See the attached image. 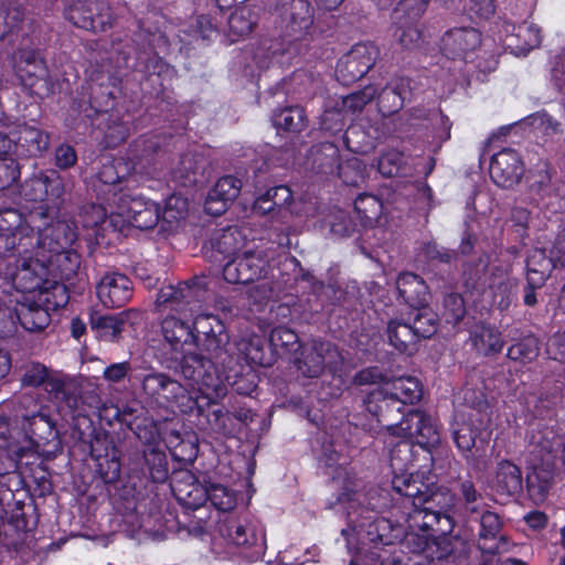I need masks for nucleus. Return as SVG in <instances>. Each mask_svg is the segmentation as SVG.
<instances>
[{"instance_id":"obj_29","label":"nucleus","mask_w":565,"mask_h":565,"mask_svg":"<svg viewBox=\"0 0 565 565\" xmlns=\"http://www.w3.org/2000/svg\"><path fill=\"white\" fill-rule=\"evenodd\" d=\"M152 39L149 42V50H145L138 54V62L143 65L141 71H174V68L166 62L164 57L160 55V52L154 50L153 42L162 43V52L168 47V40L163 34L151 36ZM132 71H139L137 67Z\"/></svg>"},{"instance_id":"obj_38","label":"nucleus","mask_w":565,"mask_h":565,"mask_svg":"<svg viewBox=\"0 0 565 565\" xmlns=\"http://www.w3.org/2000/svg\"><path fill=\"white\" fill-rule=\"evenodd\" d=\"M275 126L288 131H300L306 126L305 111L300 107L280 110L274 117Z\"/></svg>"},{"instance_id":"obj_47","label":"nucleus","mask_w":565,"mask_h":565,"mask_svg":"<svg viewBox=\"0 0 565 565\" xmlns=\"http://www.w3.org/2000/svg\"><path fill=\"white\" fill-rule=\"evenodd\" d=\"M23 427L26 429L30 439H36V443L40 444L43 439H46V437L40 434V430L51 435L54 425L46 415L35 414L25 418Z\"/></svg>"},{"instance_id":"obj_12","label":"nucleus","mask_w":565,"mask_h":565,"mask_svg":"<svg viewBox=\"0 0 565 565\" xmlns=\"http://www.w3.org/2000/svg\"><path fill=\"white\" fill-rule=\"evenodd\" d=\"M172 490L178 500L193 508L201 505L206 499L221 511H228L236 503L235 494L222 484H211L207 489L194 484L186 491L181 484L175 483Z\"/></svg>"},{"instance_id":"obj_16","label":"nucleus","mask_w":565,"mask_h":565,"mask_svg":"<svg viewBox=\"0 0 565 565\" xmlns=\"http://www.w3.org/2000/svg\"><path fill=\"white\" fill-rule=\"evenodd\" d=\"M354 530L359 537L373 544L390 545L401 541L404 536V527L394 524L385 518H379L369 523L355 521Z\"/></svg>"},{"instance_id":"obj_32","label":"nucleus","mask_w":565,"mask_h":565,"mask_svg":"<svg viewBox=\"0 0 565 565\" xmlns=\"http://www.w3.org/2000/svg\"><path fill=\"white\" fill-rule=\"evenodd\" d=\"M14 71L32 67L35 71H47L43 52L36 47H19L12 56Z\"/></svg>"},{"instance_id":"obj_22","label":"nucleus","mask_w":565,"mask_h":565,"mask_svg":"<svg viewBox=\"0 0 565 565\" xmlns=\"http://www.w3.org/2000/svg\"><path fill=\"white\" fill-rule=\"evenodd\" d=\"M469 340L476 352L483 356L497 355L504 347L502 332L486 323H476L470 330Z\"/></svg>"},{"instance_id":"obj_43","label":"nucleus","mask_w":565,"mask_h":565,"mask_svg":"<svg viewBox=\"0 0 565 565\" xmlns=\"http://www.w3.org/2000/svg\"><path fill=\"white\" fill-rule=\"evenodd\" d=\"M24 12L19 7H0V41L19 29Z\"/></svg>"},{"instance_id":"obj_34","label":"nucleus","mask_w":565,"mask_h":565,"mask_svg":"<svg viewBox=\"0 0 565 565\" xmlns=\"http://www.w3.org/2000/svg\"><path fill=\"white\" fill-rule=\"evenodd\" d=\"M17 317L21 326L29 331H40L50 322L49 312L39 306L22 305L20 309H17Z\"/></svg>"},{"instance_id":"obj_40","label":"nucleus","mask_w":565,"mask_h":565,"mask_svg":"<svg viewBox=\"0 0 565 565\" xmlns=\"http://www.w3.org/2000/svg\"><path fill=\"white\" fill-rule=\"evenodd\" d=\"M244 244V237L237 227L222 230L215 237L217 250L225 255H232Z\"/></svg>"},{"instance_id":"obj_49","label":"nucleus","mask_w":565,"mask_h":565,"mask_svg":"<svg viewBox=\"0 0 565 565\" xmlns=\"http://www.w3.org/2000/svg\"><path fill=\"white\" fill-rule=\"evenodd\" d=\"M529 125L535 132L543 136H552L562 131L561 122L552 118L546 113H537L530 116Z\"/></svg>"},{"instance_id":"obj_27","label":"nucleus","mask_w":565,"mask_h":565,"mask_svg":"<svg viewBox=\"0 0 565 565\" xmlns=\"http://www.w3.org/2000/svg\"><path fill=\"white\" fill-rule=\"evenodd\" d=\"M556 265L558 264L552 259L551 254L546 256L545 249H532L526 260L527 284L532 287L543 286Z\"/></svg>"},{"instance_id":"obj_9","label":"nucleus","mask_w":565,"mask_h":565,"mask_svg":"<svg viewBox=\"0 0 565 565\" xmlns=\"http://www.w3.org/2000/svg\"><path fill=\"white\" fill-rule=\"evenodd\" d=\"M142 392L149 403L160 407L182 405L186 399V390L164 373H149L141 380Z\"/></svg>"},{"instance_id":"obj_1","label":"nucleus","mask_w":565,"mask_h":565,"mask_svg":"<svg viewBox=\"0 0 565 565\" xmlns=\"http://www.w3.org/2000/svg\"><path fill=\"white\" fill-rule=\"evenodd\" d=\"M202 319H213L209 315L194 316L192 308L189 309L186 316L172 313L167 316L161 322V331L166 341L171 348L182 354L181 367L184 376L193 380L195 383L216 388L213 379L206 372L212 366V359H218L225 350L227 343V334L220 333L216 338L214 334L206 333V351L207 356L196 352L194 329L198 328Z\"/></svg>"},{"instance_id":"obj_36","label":"nucleus","mask_w":565,"mask_h":565,"mask_svg":"<svg viewBox=\"0 0 565 565\" xmlns=\"http://www.w3.org/2000/svg\"><path fill=\"white\" fill-rule=\"evenodd\" d=\"M475 414H470L468 419L457 420L454 428V439L457 447L468 452L472 449L476 443L478 428L475 427Z\"/></svg>"},{"instance_id":"obj_20","label":"nucleus","mask_w":565,"mask_h":565,"mask_svg":"<svg viewBox=\"0 0 565 565\" xmlns=\"http://www.w3.org/2000/svg\"><path fill=\"white\" fill-rule=\"evenodd\" d=\"M241 189L242 182L232 175L218 179L205 200L204 207L206 213L214 216L223 214L228 203L238 196Z\"/></svg>"},{"instance_id":"obj_37","label":"nucleus","mask_w":565,"mask_h":565,"mask_svg":"<svg viewBox=\"0 0 565 565\" xmlns=\"http://www.w3.org/2000/svg\"><path fill=\"white\" fill-rule=\"evenodd\" d=\"M205 166L206 160L202 154L186 153L180 158L174 172L177 177L196 182V177L203 173Z\"/></svg>"},{"instance_id":"obj_60","label":"nucleus","mask_w":565,"mask_h":565,"mask_svg":"<svg viewBox=\"0 0 565 565\" xmlns=\"http://www.w3.org/2000/svg\"><path fill=\"white\" fill-rule=\"evenodd\" d=\"M19 177L18 164L12 159H0V190L10 186Z\"/></svg>"},{"instance_id":"obj_31","label":"nucleus","mask_w":565,"mask_h":565,"mask_svg":"<svg viewBox=\"0 0 565 565\" xmlns=\"http://www.w3.org/2000/svg\"><path fill=\"white\" fill-rule=\"evenodd\" d=\"M137 170L135 163L124 158L115 159L103 164L98 172L99 180L105 184H116Z\"/></svg>"},{"instance_id":"obj_19","label":"nucleus","mask_w":565,"mask_h":565,"mask_svg":"<svg viewBox=\"0 0 565 565\" xmlns=\"http://www.w3.org/2000/svg\"><path fill=\"white\" fill-rule=\"evenodd\" d=\"M131 281L121 274L105 275L97 285V297L105 307L124 306L131 297Z\"/></svg>"},{"instance_id":"obj_61","label":"nucleus","mask_w":565,"mask_h":565,"mask_svg":"<svg viewBox=\"0 0 565 565\" xmlns=\"http://www.w3.org/2000/svg\"><path fill=\"white\" fill-rule=\"evenodd\" d=\"M186 212V200L178 195H172L167 201L163 217L177 220L183 217Z\"/></svg>"},{"instance_id":"obj_45","label":"nucleus","mask_w":565,"mask_h":565,"mask_svg":"<svg viewBox=\"0 0 565 565\" xmlns=\"http://www.w3.org/2000/svg\"><path fill=\"white\" fill-rule=\"evenodd\" d=\"M405 162L406 160L403 152L391 149L380 157L377 169L385 177H394L402 171Z\"/></svg>"},{"instance_id":"obj_17","label":"nucleus","mask_w":565,"mask_h":565,"mask_svg":"<svg viewBox=\"0 0 565 565\" xmlns=\"http://www.w3.org/2000/svg\"><path fill=\"white\" fill-rule=\"evenodd\" d=\"M65 192L63 179L55 170L30 179L25 184L24 195L33 202L54 201Z\"/></svg>"},{"instance_id":"obj_3","label":"nucleus","mask_w":565,"mask_h":565,"mask_svg":"<svg viewBox=\"0 0 565 565\" xmlns=\"http://www.w3.org/2000/svg\"><path fill=\"white\" fill-rule=\"evenodd\" d=\"M269 12L284 43L306 40L313 28L315 8L309 0H275Z\"/></svg>"},{"instance_id":"obj_46","label":"nucleus","mask_w":565,"mask_h":565,"mask_svg":"<svg viewBox=\"0 0 565 565\" xmlns=\"http://www.w3.org/2000/svg\"><path fill=\"white\" fill-rule=\"evenodd\" d=\"M49 373L45 365L39 362H29L22 366L21 385L25 387L42 386Z\"/></svg>"},{"instance_id":"obj_64","label":"nucleus","mask_w":565,"mask_h":565,"mask_svg":"<svg viewBox=\"0 0 565 565\" xmlns=\"http://www.w3.org/2000/svg\"><path fill=\"white\" fill-rule=\"evenodd\" d=\"M426 492V486L414 479L401 495L405 497L412 503L413 508H415L423 505Z\"/></svg>"},{"instance_id":"obj_23","label":"nucleus","mask_w":565,"mask_h":565,"mask_svg":"<svg viewBox=\"0 0 565 565\" xmlns=\"http://www.w3.org/2000/svg\"><path fill=\"white\" fill-rule=\"evenodd\" d=\"M42 236H46V255H52V262L46 264L47 273L52 267L56 266L60 270L61 277L70 278L79 265L78 255L74 252L64 250L63 246L53 241L47 234H42Z\"/></svg>"},{"instance_id":"obj_10","label":"nucleus","mask_w":565,"mask_h":565,"mask_svg":"<svg viewBox=\"0 0 565 565\" xmlns=\"http://www.w3.org/2000/svg\"><path fill=\"white\" fill-rule=\"evenodd\" d=\"M341 360L338 349L331 343L315 341L303 348L301 356L296 360V365L302 375L318 377L326 369L335 371Z\"/></svg>"},{"instance_id":"obj_41","label":"nucleus","mask_w":565,"mask_h":565,"mask_svg":"<svg viewBox=\"0 0 565 565\" xmlns=\"http://www.w3.org/2000/svg\"><path fill=\"white\" fill-rule=\"evenodd\" d=\"M354 207L361 218L369 223L376 221L382 214V202L372 194H361L354 202Z\"/></svg>"},{"instance_id":"obj_6","label":"nucleus","mask_w":565,"mask_h":565,"mask_svg":"<svg viewBox=\"0 0 565 565\" xmlns=\"http://www.w3.org/2000/svg\"><path fill=\"white\" fill-rule=\"evenodd\" d=\"M391 435H403L422 448L430 451L439 444V433L435 420L422 411L409 412L397 425L393 424L392 416L383 414L379 419Z\"/></svg>"},{"instance_id":"obj_5","label":"nucleus","mask_w":565,"mask_h":565,"mask_svg":"<svg viewBox=\"0 0 565 565\" xmlns=\"http://www.w3.org/2000/svg\"><path fill=\"white\" fill-rule=\"evenodd\" d=\"M420 397L422 386L415 377H398L391 382H385L379 392L371 394L367 409L377 416L379 419H383V414L391 416L393 408L399 412L398 404H413Z\"/></svg>"},{"instance_id":"obj_13","label":"nucleus","mask_w":565,"mask_h":565,"mask_svg":"<svg viewBox=\"0 0 565 565\" xmlns=\"http://www.w3.org/2000/svg\"><path fill=\"white\" fill-rule=\"evenodd\" d=\"M42 234L34 233L33 230L24 223L21 214L14 210L0 212V244L6 243L8 248H18L20 246H33L40 244Z\"/></svg>"},{"instance_id":"obj_52","label":"nucleus","mask_w":565,"mask_h":565,"mask_svg":"<svg viewBox=\"0 0 565 565\" xmlns=\"http://www.w3.org/2000/svg\"><path fill=\"white\" fill-rule=\"evenodd\" d=\"M270 342L275 348L292 351L298 345V335L289 328L278 327L271 331Z\"/></svg>"},{"instance_id":"obj_4","label":"nucleus","mask_w":565,"mask_h":565,"mask_svg":"<svg viewBox=\"0 0 565 565\" xmlns=\"http://www.w3.org/2000/svg\"><path fill=\"white\" fill-rule=\"evenodd\" d=\"M45 244L46 236H43L40 244L17 248L20 259L13 270L4 273L17 290L29 292L42 287L49 274L46 264L52 262V255L45 253Z\"/></svg>"},{"instance_id":"obj_39","label":"nucleus","mask_w":565,"mask_h":565,"mask_svg":"<svg viewBox=\"0 0 565 565\" xmlns=\"http://www.w3.org/2000/svg\"><path fill=\"white\" fill-rule=\"evenodd\" d=\"M508 358L520 362H531L539 355V344L536 338L529 335L519 343L508 349Z\"/></svg>"},{"instance_id":"obj_42","label":"nucleus","mask_w":565,"mask_h":565,"mask_svg":"<svg viewBox=\"0 0 565 565\" xmlns=\"http://www.w3.org/2000/svg\"><path fill=\"white\" fill-rule=\"evenodd\" d=\"M19 141L23 142L32 153L42 152L49 147V136L31 126H24L20 130Z\"/></svg>"},{"instance_id":"obj_62","label":"nucleus","mask_w":565,"mask_h":565,"mask_svg":"<svg viewBox=\"0 0 565 565\" xmlns=\"http://www.w3.org/2000/svg\"><path fill=\"white\" fill-rule=\"evenodd\" d=\"M270 200L273 201L277 213L287 207L292 201V193L288 186L279 185L268 190Z\"/></svg>"},{"instance_id":"obj_15","label":"nucleus","mask_w":565,"mask_h":565,"mask_svg":"<svg viewBox=\"0 0 565 565\" xmlns=\"http://www.w3.org/2000/svg\"><path fill=\"white\" fill-rule=\"evenodd\" d=\"M523 172V162L513 149H503L491 159L490 177L502 188H510L519 183Z\"/></svg>"},{"instance_id":"obj_51","label":"nucleus","mask_w":565,"mask_h":565,"mask_svg":"<svg viewBox=\"0 0 565 565\" xmlns=\"http://www.w3.org/2000/svg\"><path fill=\"white\" fill-rule=\"evenodd\" d=\"M409 21L411 23L406 25L401 24L395 32L399 44L406 50L415 49L422 40V32L415 24L416 21Z\"/></svg>"},{"instance_id":"obj_35","label":"nucleus","mask_w":565,"mask_h":565,"mask_svg":"<svg viewBox=\"0 0 565 565\" xmlns=\"http://www.w3.org/2000/svg\"><path fill=\"white\" fill-rule=\"evenodd\" d=\"M221 532L230 542L237 546H252L257 544L258 541L254 527L239 522H231Z\"/></svg>"},{"instance_id":"obj_7","label":"nucleus","mask_w":565,"mask_h":565,"mask_svg":"<svg viewBox=\"0 0 565 565\" xmlns=\"http://www.w3.org/2000/svg\"><path fill=\"white\" fill-rule=\"evenodd\" d=\"M482 46V32L475 26H455L440 38L441 54L451 61L473 62Z\"/></svg>"},{"instance_id":"obj_44","label":"nucleus","mask_w":565,"mask_h":565,"mask_svg":"<svg viewBox=\"0 0 565 565\" xmlns=\"http://www.w3.org/2000/svg\"><path fill=\"white\" fill-rule=\"evenodd\" d=\"M463 546V541L458 535L439 534L431 540L430 556L444 558Z\"/></svg>"},{"instance_id":"obj_28","label":"nucleus","mask_w":565,"mask_h":565,"mask_svg":"<svg viewBox=\"0 0 565 565\" xmlns=\"http://www.w3.org/2000/svg\"><path fill=\"white\" fill-rule=\"evenodd\" d=\"M494 489L503 494H515L522 489V472L518 466L509 460L498 463L493 480Z\"/></svg>"},{"instance_id":"obj_14","label":"nucleus","mask_w":565,"mask_h":565,"mask_svg":"<svg viewBox=\"0 0 565 565\" xmlns=\"http://www.w3.org/2000/svg\"><path fill=\"white\" fill-rule=\"evenodd\" d=\"M266 260L255 253H244L226 263L223 277L230 284H248L263 276Z\"/></svg>"},{"instance_id":"obj_59","label":"nucleus","mask_w":565,"mask_h":565,"mask_svg":"<svg viewBox=\"0 0 565 565\" xmlns=\"http://www.w3.org/2000/svg\"><path fill=\"white\" fill-rule=\"evenodd\" d=\"M74 24L78 28L93 32L106 31L107 28L111 26L109 15H107V18L105 19L103 14L84 15L82 21H74Z\"/></svg>"},{"instance_id":"obj_21","label":"nucleus","mask_w":565,"mask_h":565,"mask_svg":"<svg viewBox=\"0 0 565 565\" xmlns=\"http://www.w3.org/2000/svg\"><path fill=\"white\" fill-rule=\"evenodd\" d=\"M121 214L126 216L129 225L146 231L158 224L160 207L151 200L132 198L128 205L122 209Z\"/></svg>"},{"instance_id":"obj_18","label":"nucleus","mask_w":565,"mask_h":565,"mask_svg":"<svg viewBox=\"0 0 565 565\" xmlns=\"http://www.w3.org/2000/svg\"><path fill=\"white\" fill-rule=\"evenodd\" d=\"M379 57L380 50L373 42H359L338 58L335 71H372Z\"/></svg>"},{"instance_id":"obj_30","label":"nucleus","mask_w":565,"mask_h":565,"mask_svg":"<svg viewBox=\"0 0 565 565\" xmlns=\"http://www.w3.org/2000/svg\"><path fill=\"white\" fill-rule=\"evenodd\" d=\"M390 343L399 352L411 353L415 350L418 337L412 324L392 321L387 327Z\"/></svg>"},{"instance_id":"obj_56","label":"nucleus","mask_w":565,"mask_h":565,"mask_svg":"<svg viewBox=\"0 0 565 565\" xmlns=\"http://www.w3.org/2000/svg\"><path fill=\"white\" fill-rule=\"evenodd\" d=\"M430 0H399L395 13L404 11L408 20L418 21L427 9Z\"/></svg>"},{"instance_id":"obj_63","label":"nucleus","mask_w":565,"mask_h":565,"mask_svg":"<svg viewBox=\"0 0 565 565\" xmlns=\"http://www.w3.org/2000/svg\"><path fill=\"white\" fill-rule=\"evenodd\" d=\"M445 308L449 319L457 323L465 316L463 299L459 295H449L445 298Z\"/></svg>"},{"instance_id":"obj_58","label":"nucleus","mask_w":565,"mask_h":565,"mask_svg":"<svg viewBox=\"0 0 565 565\" xmlns=\"http://www.w3.org/2000/svg\"><path fill=\"white\" fill-rule=\"evenodd\" d=\"M42 386L53 399H66L65 382L58 375L49 373Z\"/></svg>"},{"instance_id":"obj_48","label":"nucleus","mask_w":565,"mask_h":565,"mask_svg":"<svg viewBox=\"0 0 565 565\" xmlns=\"http://www.w3.org/2000/svg\"><path fill=\"white\" fill-rule=\"evenodd\" d=\"M460 497L463 501L465 509L469 513H480L483 509L482 495L476 489L470 480H463L460 483Z\"/></svg>"},{"instance_id":"obj_8","label":"nucleus","mask_w":565,"mask_h":565,"mask_svg":"<svg viewBox=\"0 0 565 565\" xmlns=\"http://www.w3.org/2000/svg\"><path fill=\"white\" fill-rule=\"evenodd\" d=\"M236 2L237 0H215L214 15L210 13L198 15L193 24L180 30V41L184 45H191L193 42H201L204 45L210 44L220 35L222 22L218 21L217 17L224 19L227 11Z\"/></svg>"},{"instance_id":"obj_2","label":"nucleus","mask_w":565,"mask_h":565,"mask_svg":"<svg viewBox=\"0 0 565 565\" xmlns=\"http://www.w3.org/2000/svg\"><path fill=\"white\" fill-rule=\"evenodd\" d=\"M526 439V487L531 499L541 503L554 483L556 461L553 459L551 448L557 440L550 429H532Z\"/></svg>"},{"instance_id":"obj_33","label":"nucleus","mask_w":565,"mask_h":565,"mask_svg":"<svg viewBox=\"0 0 565 565\" xmlns=\"http://www.w3.org/2000/svg\"><path fill=\"white\" fill-rule=\"evenodd\" d=\"M480 519V548L488 552H494L498 548L497 544L488 545V540H495L501 531V521L498 514L490 511H481Z\"/></svg>"},{"instance_id":"obj_25","label":"nucleus","mask_w":565,"mask_h":565,"mask_svg":"<svg viewBox=\"0 0 565 565\" xmlns=\"http://www.w3.org/2000/svg\"><path fill=\"white\" fill-rule=\"evenodd\" d=\"M228 32L226 36L231 43L249 35L257 25L256 14L246 6L235 7L227 18Z\"/></svg>"},{"instance_id":"obj_55","label":"nucleus","mask_w":565,"mask_h":565,"mask_svg":"<svg viewBox=\"0 0 565 565\" xmlns=\"http://www.w3.org/2000/svg\"><path fill=\"white\" fill-rule=\"evenodd\" d=\"M381 109L385 114H393L403 107V98L394 88H384L379 95Z\"/></svg>"},{"instance_id":"obj_54","label":"nucleus","mask_w":565,"mask_h":565,"mask_svg":"<svg viewBox=\"0 0 565 565\" xmlns=\"http://www.w3.org/2000/svg\"><path fill=\"white\" fill-rule=\"evenodd\" d=\"M423 504L445 513L454 505V499L447 490H437L429 494L426 492Z\"/></svg>"},{"instance_id":"obj_57","label":"nucleus","mask_w":565,"mask_h":565,"mask_svg":"<svg viewBox=\"0 0 565 565\" xmlns=\"http://www.w3.org/2000/svg\"><path fill=\"white\" fill-rule=\"evenodd\" d=\"M498 0H469V11L477 18L489 20L492 18L497 10Z\"/></svg>"},{"instance_id":"obj_24","label":"nucleus","mask_w":565,"mask_h":565,"mask_svg":"<svg viewBox=\"0 0 565 565\" xmlns=\"http://www.w3.org/2000/svg\"><path fill=\"white\" fill-rule=\"evenodd\" d=\"M131 315L130 311H124L117 315L93 317L90 319L92 330L100 340L117 341Z\"/></svg>"},{"instance_id":"obj_53","label":"nucleus","mask_w":565,"mask_h":565,"mask_svg":"<svg viewBox=\"0 0 565 565\" xmlns=\"http://www.w3.org/2000/svg\"><path fill=\"white\" fill-rule=\"evenodd\" d=\"M407 546L413 553L427 552L430 556L431 553V540L428 533H417L413 531L405 532L404 536Z\"/></svg>"},{"instance_id":"obj_26","label":"nucleus","mask_w":565,"mask_h":565,"mask_svg":"<svg viewBox=\"0 0 565 565\" xmlns=\"http://www.w3.org/2000/svg\"><path fill=\"white\" fill-rule=\"evenodd\" d=\"M401 297L412 307H422L427 302L428 290L425 281L412 273L401 274L396 280Z\"/></svg>"},{"instance_id":"obj_50","label":"nucleus","mask_w":565,"mask_h":565,"mask_svg":"<svg viewBox=\"0 0 565 565\" xmlns=\"http://www.w3.org/2000/svg\"><path fill=\"white\" fill-rule=\"evenodd\" d=\"M412 326L418 339L430 338L437 330L436 316L427 308H423L414 318Z\"/></svg>"},{"instance_id":"obj_11","label":"nucleus","mask_w":565,"mask_h":565,"mask_svg":"<svg viewBox=\"0 0 565 565\" xmlns=\"http://www.w3.org/2000/svg\"><path fill=\"white\" fill-rule=\"evenodd\" d=\"M204 288L205 282L201 278H194L189 282H180L177 286H164L158 294L157 303L159 306H170L174 313L186 316L190 308L194 310L198 307L199 298Z\"/></svg>"}]
</instances>
